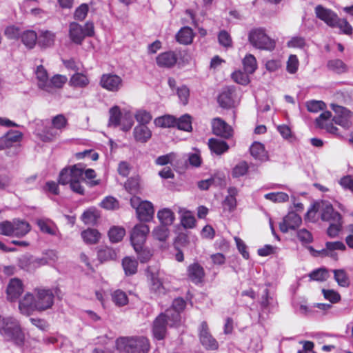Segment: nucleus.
Returning a JSON list of instances; mask_svg holds the SVG:
<instances>
[{"label": "nucleus", "instance_id": "5", "mask_svg": "<svg viewBox=\"0 0 353 353\" xmlns=\"http://www.w3.org/2000/svg\"><path fill=\"white\" fill-rule=\"evenodd\" d=\"M94 34V24L92 22L88 21L83 26L77 22L69 24V38L75 44L81 45L85 37H92Z\"/></svg>", "mask_w": 353, "mask_h": 353}, {"label": "nucleus", "instance_id": "32", "mask_svg": "<svg viewBox=\"0 0 353 353\" xmlns=\"http://www.w3.org/2000/svg\"><path fill=\"white\" fill-rule=\"evenodd\" d=\"M208 146L211 152L215 153L217 155L223 154L229 149V146L225 141L214 138L209 139Z\"/></svg>", "mask_w": 353, "mask_h": 353}, {"label": "nucleus", "instance_id": "9", "mask_svg": "<svg viewBox=\"0 0 353 353\" xmlns=\"http://www.w3.org/2000/svg\"><path fill=\"white\" fill-rule=\"evenodd\" d=\"M199 338L202 345L209 350H215L219 347L216 340L212 336L209 332L207 323L203 321L199 328Z\"/></svg>", "mask_w": 353, "mask_h": 353}, {"label": "nucleus", "instance_id": "55", "mask_svg": "<svg viewBox=\"0 0 353 353\" xmlns=\"http://www.w3.org/2000/svg\"><path fill=\"white\" fill-rule=\"evenodd\" d=\"M68 123V120L62 114H58L54 117L52 119V125L58 131L61 132L65 128Z\"/></svg>", "mask_w": 353, "mask_h": 353}, {"label": "nucleus", "instance_id": "38", "mask_svg": "<svg viewBox=\"0 0 353 353\" xmlns=\"http://www.w3.org/2000/svg\"><path fill=\"white\" fill-rule=\"evenodd\" d=\"M179 212L181 214V223L184 228H193L195 226L196 219L191 212L180 208Z\"/></svg>", "mask_w": 353, "mask_h": 353}, {"label": "nucleus", "instance_id": "44", "mask_svg": "<svg viewBox=\"0 0 353 353\" xmlns=\"http://www.w3.org/2000/svg\"><path fill=\"white\" fill-rule=\"evenodd\" d=\"M243 68L247 74H252L257 68L256 58L251 54H247L243 59Z\"/></svg>", "mask_w": 353, "mask_h": 353}, {"label": "nucleus", "instance_id": "40", "mask_svg": "<svg viewBox=\"0 0 353 353\" xmlns=\"http://www.w3.org/2000/svg\"><path fill=\"white\" fill-rule=\"evenodd\" d=\"M176 118L172 115H164L154 119V124L161 128H173L176 126Z\"/></svg>", "mask_w": 353, "mask_h": 353}, {"label": "nucleus", "instance_id": "15", "mask_svg": "<svg viewBox=\"0 0 353 353\" xmlns=\"http://www.w3.org/2000/svg\"><path fill=\"white\" fill-rule=\"evenodd\" d=\"M168 322L163 314H160L154 321L152 325V334L155 339L163 340L167 333Z\"/></svg>", "mask_w": 353, "mask_h": 353}, {"label": "nucleus", "instance_id": "8", "mask_svg": "<svg viewBox=\"0 0 353 353\" xmlns=\"http://www.w3.org/2000/svg\"><path fill=\"white\" fill-rule=\"evenodd\" d=\"M35 292L37 311H45L53 305L54 295L52 290L37 289Z\"/></svg>", "mask_w": 353, "mask_h": 353}, {"label": "nucleus", "instance_id": "42", "mask_svg": "<svg viewBox=\"0 0 353 353\" xmlns=\"http://www.w3.org/2000/svg\"><path fill=\"white\" fill-rule=\"evenodd\" d=\"M125 234V230L122 227L113 226L108 231V236L112 243L121 241Z\"/></svg>", "mask_w": 353, "mask_h": 353}, {"label": "nucleus", "instance_id": "39", "mask_svg": "<svg viewBox=\"0 0 353 353\" xmlns=\"http://www.w3.org/2000/svg\"><path fill=\"white\" fill-rule=\"evenodd\" d=\"M89 83L88 77L79 72L74 74L70 79V85L75 88H85Z\"/></svg>", "mask_w": 353, "mask_h": 353}, {"label": "nucleus", "instance_id": "22", "mask_svg": "<svg viewBox=\"0 0 353 353\" xmlns=\"http://www.w3.org/2000/svg\"><path fill=\"white\" fill-rule=\"evenodd\" d=\"M36 223L40 231L51 236H58L59 229L57 225L50 219L41 218L36 220Z\"/></svg>", "mask_w": 353, "mask_h": 353}, {"label": "nucleus", "instance_id": "6", "mask_svg": "<svg viewBox=\"0 0 353 353\" xmlns=\"http://www.w3.org/2000/svg\"><path fill=\"white\" fill-rule=\"evenodd\" d=\"M131 205L136 209L138 219L141 221H150L154 216V210L151 202L140 201L139 198L134 197L130 200Z\"/></svg>", "mask_w": 353, "mask_h": 353}, {"label": "nucleus", "instance_id": "57", "mask_svg": "<svg viewBox=\"0 0 353 353\" xmlns=\"http://www.w3.org/2000/svg\"><path fill=\"white\" fill-rule=\"evenodd\" d=\"M339 28L343 34L350 35L352 34L353 28L345 19L337 18V21L334 27Z\"/></svg>", "mask_w": 353, "mask_h": 353}, {"label": "nucleus", "instance_id": "18", "mask_svg": "<svg viewBox=\"0 0 353 353\" xmlns=\"http://www.w3.org/2000/svg\"><path fill=\"white\" fill-rule=\"evenodd\" d=\"M316 17L323 21L327 25L334 28L337 21V14L330 9H326L322 6H317L315 8Z\"/></svg>", "mask_w": 353, "mask_h": 353}, {"label": "nucleus", "instance_id": "2", "mask_svg": "<svg viewBox=\"0 0 353 353\" xmlns=\"http://www.w3.org/2000/svg\"><path fill=\"white\" fill-rule=\"evenodd\" d=\"M30 230V224L19 219L12 221H3L0 222V234L6 236L23 237Z\"/></svg>", "mask_w": 353, "mask_h": 353}, {"label": "nucleus", "instance_id": "33", "mask_svg": "<svg viewBox=\"0 0 353 353\" xmlns=\"http://www.w3.org/2000/svg\"><path fill=\"white\" fill-rule=\"evenodd\" d=\"M251 155L257 160L264 161L268 159V154L264 145L259 142H254L250 148Z\"/></svg>", "mask_w": 353, "mask_h": 353}, {"label": "nucleus", "instance_id": "10", "mask_svg": "<svg viewBox=\"0 0 353 353\" xmlns=\"http://www.w3.org/2000/svg\"><path fill=\"white\" fill-rule=\"evenodd\" d=\"M148 279L150 281L149 288L151 293L157 296H161L168 292V290L163 281L159 277V273L148 271Z\"/></svg>", "mask_w": 353, "mask_h": 353}, {"label": "nucleus", "instance_id": "4", "mask_svg": "<svg viewBox=\"0 0 353 353\" xmlns=\"http://www.w3.org/2000/svg\"><path fill=\"white\" fill-rule=\"evenodd\" d=\"M250 43L256 48L272 51L276 46L274 40L270 38L263 28H258L251 30L248 34Z\"/></svg>", "mask_w": 353, "mask_h": 353}, {"label": "nucleus", "instance_id": "16", "mask_svg": "<svg viewBox=\"0 0 353 353\" xmlns=\"http://www.w3.org/2000/svg\"><path fill=\"white\" fill-rule=\"evenodd\" d=\"M331 117V112L324 111L316 119V125L318 128L324 129L329 133L336 134L338 128L330 121Z\"/></svg>", "mask_w": 353, "mask_h": 353}, {"label": "nucleus", "instance_id": "23", "mask_svg": "<svg viewBox=\"0 0 353 353\" xmlns=\"http://www.w3.org/2000/svg\"><path fill=\"white\" fill-rule=\"evenodd\" d=\"M23 134L18 130H10L0 139V150L11 147L21 141Z\"/></svg>", "mask_w": 353, "mask_h": 353}, {"label": "nucleus", "instance_id": "3", "mask_svg": "<svg viewBox=\"0 0 353 353\" xmlns=\"http://www.w3.org/2000/svg\"><path fill=\"white\" fill-rule=\"evenodd\" d=\"M117 344L128 353H147L150 349L149 341L144 336L123 337Z\"/></svg>", "mask_w": 353, "mask_h": 353}, {"label": "nucleus", "instance_id": "35", "mask_svg": "<svg viewBox=\"0 0 353 353\" xmlns=\"http://www.w3.org/2000/svg\"><path fill=\"white\" fill-rule=\"evenodd\" d=\"M83 170L77 171L75 172L72 181L70 183L71 190L79 194H84V188L81 185V182L84 181L83 177Z\"/></svg>", "mask_w": 353, "mask_h": 353}, {"label": "nucleus", "instance_id": "31", "mask_svg": "<svg viewBox=\"0 0 353 353\" xmlns=\"http://www.w3.org/2000/svg\"><path fill=\"white\" fill-rule=\"evenodd\" d=\"M194 33L190 27L185 26L178 32L176 34V41L183 45H188L192 42Z\"/></svg>", "mask_w": 353, "mask_h": 353}, {"label": "nucleus", "instance_id": "26", "mask_svg": "<svg viewBox=\"0 0 353 353\" xmlns=\"http://www.w3.org/2000/svg\"><path fill=\"white\" fill-rule=\"evenodd\" d=\"M133 136L136 141L144 143L150 139L152 132L147 125H137L133 130Z\"/></svg>", "mask_w": 353, "mask_h": 353}, {"label": "nucleus", "instance_id": "17", "mask_svg": "<svg viewBox=\"0 0 353 353\" xmlns=\"http://www.w3.org/2000/svg\"><path fill=\"white\" fill-rule=\"evenodd\" d=\"M23 292L22 281L17 278L10 279L6 290L7 298L10 301H15Z\"/></svg>", "mask_w": 353, "mask_h": 353}, {"label": "nucleus", "instance_id": "46", "mask_svg": "<svg viewBox=\"0 0 353 353\" xmlns=\"http://www.w3.org/2000/svg\"><path fill=\"white\" fill-rule=\"evenodd\" d=\"M165 317V321L170 327L177 326L181 321V315L178 312L172 309L167 310L163 313Z\"/></svg>", "mask_w": 353, "mask_h": 353}, {"label": "nucleus", "instance_id": "51", "mask_svg": "<svg viewBox=\"0 0 353 353\" xmlns=\"http://www.w3.org/2000/svg\"><path fill=\"white\" fill-rule=\"evenodd\" d=\"M113 302L118 306L125 305L128 303L127 294L121 290H117L112 294Z\"/></svg>", "mask_w": 353, "mask_h": 353}, {"label": "nucleus", "instance_id": "41", "mask_svg": "<svg viewBox=\"0 0 353 353\" xmlns=\"http://www.w3.org/2000/svg\"><path fill=\"white\" fill-rule=\"evenodd\" d=\"M334 278L337 282L338 285L347 288L350 285V281L347 272L343 269L334 270Z\"/></svg>", "mask_w": 353, "mask_h": 353}, {"label": "nucleus", "instance_id": "11", "mask_svg": "<svg viewBox=\"0 0 353 353\" xmlns=\"http://www.w3.org/2000/svg\"><path fill=\"white\" fill-rule=\"evenodd\" d=\"M122 79L113 74H104L100 79L101 86L110 92H117L122 86Z\"/></svg>", "mask_w": 353, "mask_h": 353}, {"label": "nucleus", "instance_id": "24", "mask_svg": "<svg viewBox=\"0 0 353 353\" xmlns=\"http://www.w3.org/2000/svg\"><path fill=\"white\" fill-rule=\"evenodd\" d=\"M187 272L188 278L195 284L201 283L205 276L204 269L198 263L190 264L188 267Z\"/></svg>", "mask_w": 353, "mask_h": 353}, {"label": "nucleus", "instance_id": "62", "mask_svg": "<svg viewBox=\"0 0 353 353\" xmlns=\"http://www.w3.org/2000/svg\"><path fill=\"white\" fill-rule=\"evenodd\" d=\"M248 170V165L245 161H241L238 163L232 170V176L234 177H239L243 176Z\"/></svg>", "mask_w": 353, "mask_h": 353}, {"label": "nucleus", "instance_id": "27", "mask_svg": "<svg viewBox=\"0 0 353 353\" xmlns=\"http://www.w3.org/2000/svg\"><path fill=\"white\" fill-rule=\"evenodd\" d=\"M56 35L50 30H41L38 37V45L42 48L52 47L54 44Z\"/></svg>", "mask_w": 353, "mask_h": 353}, {"label": "nucleus", "instance_id": "34", "mask_svg": "<svg viewBox=\"0 0 353 353\" xmlns=\"http://www.w3.org/2000/svg\"><path fill=\"white\" fill-rule=\"evenodd\" d=\"M81 238L87 244H96L101 238V234L96 229L89 228L81 232Z\"/></svg>", "mask_w": 353, "mask_h": 353}, {"label": "nucleus", "instance_id": "53", "mask_svg": "<svg viewBox=\"0 0 353 353\" xmlns=\"http://www.w3.org/2000/svg\"><path fill=\"white\" fill-rule=\"evenodd\" d=\"M59 135V131L52 126L45 129L40 134V138L44 142H50L53 141Z\"/></svg>", "mask_w": 353, "mask_h": 353}, {"label": "nucleus", "instance_id": "21", "mask_svg": "<svg viewBox=\"0 0 353 353\" xmlns=\"http://www.w3.org/2000/svg\"><path fill=\"white\" fill-rule=\"evenodd\" d=\"M83 170V166L81 163L74 165L70 168H65L62 169L59 176V183L63 185L70 184L73 180V176L75 172L77 171Z\"/></svg>", "mask_w": 353, "mask_h": 353}, {"label": "nucleus", "instance_id": "63", "mask_svg": "<svg viewBox=\"0 0 353 353\" xmlns=\"http://www.w3.org/2000/svg\"><path fill=\"white\" fill-rule=\"evenodd\" d=\"M299 68V60L296 55L291 54L287 61V71L290 74H294Z\"/></svg>", "mask_w": 353, "mask_h": 353}, {"label": "nucleus", "instance_id": "48", "mask_svg": "<svg viewBox=\"0 0 353 353\" xmlns=\"http://www.w3.org/2000/svg\"><path fill=\"white\" fill-rule=\"evenodd\" d=\"M99 218V214L98 212L94 209H89L85 211L81 216L82 221L88 225L95 224Z\"/></svg>", "mask_w": 353, "mask_h": 353}, {"label": "nucleus", "instance_id": "28", "mask_svg": "<svg viewBox=\"0 0 353 353\" xmlns=\"http://www.w3.org/2000/svg\"><path fill=\"white\" fill-rule=\"evenodd\" d=\"M234 90L232 88H227L223 90L218 97V103L223 108H230L233 106Z\"/></svg>", "mask_w": 353, "mask_h": 353}, {"label": "nucleus", "instance_id": "12", "mask_svg": "<svg viewBox=\"0 0 353 353\" xmlns=\"http://www.w3.org/2000/svg\"><path fill=\"white\" fill-rule=\"evenodd\" d=\"M310 250L316 252L314 254L315 256H330L336 259V254L334 252L335 250L344 251L346 249L345 244L342 241H334V242H327L325 243V248L319 251L314 250L312 247L310 248Z\"/></svg>", "mask_w": 353, "mask_h": 353}, {"label": "nucleus", "instance_id": "47", "mask_svg": "<svg viewBox=\"0 0 353 353\" xmlns=\"http://www.w3.org/2000/svg\"><path fill=\"white\" fill-rule=\"evenodd\" d=\"M122 265L126 275H132L137 272L138 263L130 257H125Z\"/></svg>", "mask_w": 353, "mask_h": 353}, {"label": "nucleus", "instance_id": "13", "mask_svg": "<svg viewBox=\"0 0 353 353\" xmlns=\"http://www.w3.org/2000/svg\"><path fill=\"white\" fill-rule=\"evenodd\" d=\"M302 222L301 217L294 212H289L279 224L280 230L286 233L290 230H296Z\"/></svg>", "mask_w": 353, "mask_h": 353}, {"label": "nucleus", "instance_id": "7", "mask_svg": "<svg viewBox=\"0 0 353 353\" xmlns=\"http://www.w3.org/2000/svg\"><path fill=\"white\" fill-rule=\"evenodd\" d=\"M149 232V227L143 223L136 225L132 230L130 241L136 252L141 250Z\"/></svg>", "mask_w": 353, "mask_h": 353}, {"label": "nucleus", "instance_id": "20", "mask_svg": "<svg viewBox=\"0 0 353 353\" xmlns=\"http://www.w3.org/2000/svg\"><path fill=\"white\" fill-rule=\"evenodd\" d=\"M321 217L323 221L329 223L337 222L341 220V215L335 211L328 202H323L321 207Z\"/></svg>", "mask_w": 353, "mask_h": 353}, {"label": "nucleus", "instance_id": "19", "mask_svg": "<svg viewBox=\"0 0 353 353\" xmlns=\"http://www.w3.org/2000/svg\"><path fill=\"white\" fill-rule=\"evenodd\" d=\"M36 298L32 294H26L22 300L19 301V309L20 312L26 316H29L37 310Z\"/></svg>", "mask_w": 353, "mask_h": 353}, {"label": "nucleus", "instance_id": "30", "mask_svg": "<svg viewBox=\"0 0 353 353\" xmlns=\"http://www.w3.org/2000/svg\"><path fill=\"white\" fill-rule=\"evenodd\" d=\"M38 37L35 31L27 30L21 32L20 39L27 48L33 49L36 43H38Z\"/></svg>", "mask_w": 353, "mask_h": 353}, {"label": "nucleus", "instance_id": "45", "mask_svg": "<svg viewBox=\"0 0 353 353\" xmlns=\"http://www.w3.org/2000/svg\"><path fill=\"white\" fill-rule=\"evenodd\" d=\"M98 259L101 261H107L114 260L117 258V252L112 248L109 247H103L98 251Z\"/></svg>", "mask_w": 353, "mask_h": 353}, {"label": "nucleus", "instance_id": "64", "mask_svg": "<svg viewBox=\"0 0 353 353\" xmlns=\"http://www.w3.org/2000/svg\"><path fill=\"white\" fill-rule=\"evenodd\" d=\"M88 6L85 3H83L79 6L74 13V17L76 20L83 21L86 17L88 12Z\"/></svg>", "mask_w": 353, "mask_h": 353}, {"label": "nucleus", "instance_id": "43", "mask_svg": "<svg viewBox=\"0 0 353 353\" xmlns=\"http://www.w3.org/2000/svg\"><path fill=\"white\" fill-rule=\"evenodd\" d=\"M327 67L330 70L338 74L345 72L347 70V67L344 62L338 59L328 61Z\"/></svg>", "mask_w": 353, "mask_h": 353}, {"label": "nucleus", "instance_id": "61", "mask_svg": "<svg viewBox=\"0 0 353 353\" xmlns=\"http://www.w3.org/2000/svg\"><path fill=\"white\" fill-rule=\"evenodd\" d=\"M139 187V179L137 176L130 177L125 183V188L130 193L136 192Z\"/></svg>", "mask_w": 353, "mask_h": 353}, {"label": "nucleus", "instance_id": "54", "mask_svg": "<svg viewBox=\"0 0 353 353\" xmlns=\"http://www.w3.org/2000/svg\"><path fill=\"white\" fill-rule=\"evenodd\" d=\"M152 234L156 239L160 241H164L168 237L169 230L167 226L161 225L154 228Z\"/></svg>", "mask_w": 353, "mask_h": 353}, {"label": "nucleus", "instance_id": "52", "mask_svg": "<svg viewBox=\"0 0 353 353\" xmlns=\"http://www.w3.org/2000/svg\"><path fill=\"white\" fill-rule=\"evenodd\" d=\"M134 117L138 123H139V125H147L148 124L152 119V117L150 114V112L145 110H139L137 111Z\"/></svg>", "mask_w": 353, "mask_h": 353}, {"label": "nucleus", "instance_id": "59", "mask_svg": "<svg viewBox=\"0 0 353 353\" xmlns=\"http://www.w3.org/2000/svg\"><path fill=\"white\" fill-rule=\"evenodd\" d=\"M21 34L20 28L13 25L6 27L4 30V34L8 39H17Z\"/></svg>", "mask_w": 353, "mask_h": 353}, {"label": "nucleus", "instance_id": "14", "mask_svg": "<svg viewBox=\"0 0 353 353\" xmlns=\"http://www.w3.org/2000/svg\"><path fill=\"white\" fill-rule=\"evenodd\" d=\"M212 132L224 139H229L232 136L233 130L231 126L220 118H215L212 121Z\"/></svg>", "mask_w": 353, "mask_h": 353}, {"label": "nucleus", "instance_id": "25", "mask_svg": "<svg viewBox=\"0 0 353 353\" xmlns=\"http://www.w3.org/2000/svg\"><path fill=\"white\" fill-rule=\"evenodd\" d=\"M36 76L39 88L48 92H52V86L49 84L48 72L43 65H41L37 67Z\"/></svg>", "mask_w": 353, "mask_h": 353}, {"label": "nucleus", "instance_id": "56", "mask_svg": "<svg viewBox=\"0 0 353 353\" xmlns=\"http://www.w3.org/2000/svg\"><path fill=\"white\" fill-rule=\"evenodd\" d=\"M261 307L263 310H268L269 311L271 307H274V299L269 295V290L268 288H265L263 291Z\"/></svg>", "mask_w": 353, "mask_h": 353}, {"label": "nucleus", "instance_id": "60", "mask_svg": "<svg viewBox=\"0 0 353 353\" xmlns=\"http://www.w3.org/2000/svg\"><path fill=\"white\" fill-rule=\"evenodd\" d=\"M68 79L65 76L61 74H56L49 80V84L52 86V90L53 88H61L63 85L66 83Z\"/></svg>", "mask_w": 353, "mask_h": 353}, {"label": "nucleus", "instance_id": "1", "mask_svg": "<svg viewBox=\"0 0 353 353\" xmlns=\"http://www.w3.org/2000/svg\"><path fill=\"white\" fill-rule=\"evenodd\" d=\"M0 334L5 340L12 341L19 347H22L24 345L25 334L21 330L19 321L14 317L8 316L3 318Z\"/></svg>", "mask_w": 353, "mask_h": 353}, {"label": "nucleus", "instance_id": "29", "mask_svg": "<svg viewBox=\"0 0 353 353\" xmlns=\"http://www.w3.org/2000/svg\"><path fill=\"white\" fill-rule=\"evenodd\" d=\"M177 58L172 52H165L158 55L157 63L160 67L171 68L176 63Z\"/></svg>", "mask_w": 353, "mask_h": 353}, {"label": "nucleus", "instance_id": "58", "mask_svg": "<svg viewBox=\"0 0 353 353\" xmlns=\"http://www.w3.org/2000/svg\"><path fill=\"white\" fill-rule=\"evenodd\" d=\"M266 199L270 200L273 202H285L289 199L288 195L285 192H271L265 195Z\"/></svg>", "mask_w": 353, "mask_h": 353}, {"label": "nucleus", "instance_id": "37", "mask_svg": "<svg viewBox=\"0 0 353 353\" xmlns=\"http://www.w3.org/2000/svg\"><path fill=\"white\" fill-rule=\"evenodd\" d=\"M157 217L161 225L168 226L173 223L175 216L174 212L169 208H164L159 210Z\"/></svg>", "mask_w": 353, "mask_h": 353}, {"label": "nucleus", "instance_id": "50", "mask_svg": "<svg viewBox=\"0 0 353 353\" xmlns=\"http://www.w3.org/2000/svg\"><path fill=\"white\" fill-rule=\"evenodd\" d=\"M179 130L189 132L192 130L191 117L188 114H184L176 119V126Z\"/></svg>", "mask_w": 353, "mask_h": 353}, {"label": "nucleus", "instance_id": "49", "mask_svg": "<svg viewBox=\"0 0 353 353\" xmlns=\"http://www.w3.org/2000/svg\"><path fill=\"white\" fill-rule=\"evenodd\" d=\"M309 276L311 280L323 282L330 277V274L326 268H321L312 271Z\"/></svg>", "mask_w": 353, "mask_h": 353}, {"label": "nucleus", "instance_id": "36", "mask_svg": "<svg viewBox=\"0 0 353 353\" xmlns=\"http://www.w3.org/2000/svg\"><path fill=\"white\" fill-rule=\"evenodd\" d=\"M110 118L108 121V126L117 128L120 125L121 119L123 115H122L120 108L117 105H114L109 110Z\"/></svg>", "mask_w": 353, "mask_h": 353}]
</instances>
